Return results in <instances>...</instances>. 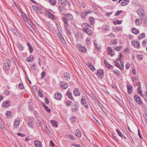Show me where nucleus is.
Segmentation results:
<instances>
[{"label":"nucleus","mask_w":147,"mask_h":147,"mask_svg":"<svg viewBox=\"0 0 147 147\" xmlns=\"http://www.w3.org/2000/svg\"><path fill=\"white\" fill-rule=\"evenodd\" d=\"M45 131L46 133L48 134H50L51 133L50 131L48 129L47 127V126H46L45 128Z\"/></svg>","instance_id":"obj_58"},{"label":"nucleus","mask_w":147,"mask_h":147,"mask_svg":"<svg viewBox=\"0 0 147 147\" xmlns=\"http://www.w3.org/2000/svg\"><path fill=\"white\" fill-rule=\"evenodd\" d=\"M107 52L108 54L111 55V56H113L115 55V53L113 50H112L111 48L108 47L107 48Z\"/></svg>","instance_id":"obj_9"},{"label":"nucleus","mask_w":147,"mask_h":147,"mask_svg":"<svg viewBox=\"0 0 147 147\" xmlns=\"http://www.w3.org/2000/svg\"><path fill=\"white\" fill-rule=\"evenodd\" d=\"M137 13L138 15L141 17V20H143L144 16V13L142 9V8H139L137 11Z\"/></svg>","instance_id":"obj_3"},{"label":"nucleus","mask_w":147,"mask_h":147,"mask_svg":"<svg viewBox=\"0 0 147 147\" xmlns=\"http://www.w3.org/2000/svg\"><path fill=\"white\" fill-rule=\"evenodd\" d=\"M134 99L137 103L141 105L142 104V102L141 98L137 95H135L134 96Z\"/></svg>","instance_id":"obj_2"},{"label":"nucleus","mask_w":147,"mask_h":147,"mask_svg":"<svg viewBox=\"0 0 147 147\" xmlns=\"http://www.w3.org/2000/svg\"><path fill=\"white\" fill-rule=\"evenodd\" d=\"M50 121V123L53 126L55 127H57L58 123L57 121H55V120H51Z\"/></svg>","instance_id":"obj_11"},{"label":"nucleus","mask_w":147,"mask_h":147,"mask_svg":"<svg viewBox=\"0 0 147 147\" xmlns=\"http://www.w3.org/2000/svg\"><path fill=\"white\" fill-rule=\"evenodd\" d=\"M38 95L40 97H42L43 96V94L42 92L40 91H39L38 92Z\"/></svg>","instance_id":"obj_61"},{"label":"nucleus","mask_w":147,"mask_h":147,"mask_svg":"<svg viewBox=\"0 0 147 147\" xmlns=\"http://www.w3.org/2000/svg\"><path fill=\"white\" fill-rule=\"evenodd\" d=\"M27 44L28 47V49L30 52L31 53L33 51V49L32 47V46L28 42L27 43Z\"/></svg>","instance_id":"obj_31"},{"label":"nucleus","mask_w":147,"mask_h":147,"mask_svg":"<svg viewBox=\"0 0 147 147\" xmlns=\"http://www.w3.org/2000/svg\"><path fill=\"white\" fill-rule=\"evenodd\" d=\"M63 77L64 79L67 80H70V76L68 73H66L63 74Z\"/></svg>","instance_id":"obj_14"},{"label":"nucleus","mask_w":147,"mask_h":147,"mask_svg":"<svg viewBox=\"0 0 147 147\" xmlns=\"http://www.w3.org/2000/svg\"><path fill=\"white\" fill-rule=\"evenodd\" d=\"M79 109L77 107H73V105H72L71 106V110L73 112H76Z\"/></svg>","instance_id":"obj_36"},{"label":"nucleus","mask_w":147,"mask_h":147,"mask_svg":"<svg viewBox=\"0 0 147 147\" xmlns=\"http://www.w3.org/2000/svg\"><path fill=\"white\" fill-rule=\"evenodd\" d=\"M98 103H97L98 105L101 109L103 107V105L101 104L100 102L98 101Z\"/></svg>","instance_id":"obj_59"},{"label":"nucleus","mask_w":147,"mask_h":147,"mask_svg":"<svg viewBox=\"0 0 147 147\" xmlns=\"http://www.w3.org/2000/svg\"><path fill=\"white\" fill-rule=\"evenodd\" d=\"M141 96L144 98L145 101L147 102V92H146L144 95L143 94Z\"/></svg>","instance_id":"obj_40"},{"label":"nucleus","mask_w":147,"mask_h":147,"mask_svg":"<svg viewBox=\"0 0 147 147\" xmlns=\"http://www.w3.org/2000/svg\"><path fill=\"white\" fill-rule=\"evenodd\" d=\"M94 19L93 18L90 17L89 18V22L92 25Z\"/></svg>","instance_id":"obj_55"},{"label":"nucleus","mask_w":147,"mask_h":147,"mask_svg":"<svg viewBox=\"0 0 147 147\" xmlns=\"http://www.w3.org/2000/svg\"><path fill=\"white\" fill-rule=\"evenodd\" d=\"M18 136H21V137H24L25 136V135L24 134H22L20 132L17 133Z\"/></svg>","instance_id":"obj_54"},{"label":"nucleus","mask_w":147,"mask_h":147,"mask_svg":"<svg viewBox=\"0 0 147 147\" xmlns=\"http://www.w3.org/2000/svg\"><path fill=\"white\" fill-rule=\"evenodd\" d=\"M38 122L37 123V125L38 127H40L41 125V121L39 119H37Z\"/></svg>","instance_id":"obj_57"},{"label":"nucleus","mask_w":147,"mask_h":147,"mask_svg":"<svg viewBox=\"0 0 147 147\" xmlns=\"http://www.w3.org/2000/svg\"><path fill=\"white\" fill-rule=\"evenodd\" d=\"M11 63L10 61L9 60H7L3 64V69L6 71H8L10 69Z\"/></svg>","instance_id":"obj_1"},{"label":"nucleus","mask_w":147,"mask_h":147,"mask_svg":"<svg viewBox=\"0 0 147 147\" xmlns=\"http://www.w3.org/2000/svg\"><path fill=\"white\" fill-rule=\"evenodd\" d=\"M81 102L82 104L86 108H88V103L86 101V100H85V101H81Z\"/></svg>","instance_id":"obj_18"},{"label":"nucleus","mask_w":147,"mask_h":147,"mask_svg":"<svg viewBox=\"0 0 147 147\" xmlns=\"http://www.w3.org/2000/svg\"><path fill=\"white\" fill-rule=\"evenodd\" d=\"M129 2V0H123V1L121 3L122 6H125L127 5Z\"/></svg>","instance_id":"obj_26"},{"label":"nucleus","mask_w":147,"mask_h":147,"mask_svg":"<svg viewBox=\"0 0 147 147\" xmlns=\"http://www.w3.org/2000/svg\"><path fill=\"white\" fill-rule=\"evenodd\" d=\"M88 66L89 68L92 70L93 71H94L95 69L94 66L92 65L91 63H88Z\"/></svg>","instance_id":"obj_24"},{"label":"nucleus","mask_w":147,"mask_h":147,"mask_svg":"<svg viewBox=\"0 0 147 147\" xmlns=\"http://www.w3.org/2000/svg\"><path fill=\"white\" fill-rule=\"evenodd\" d=\"M113 23L115 25L121 24V21L118 20H116L113 22Z\"/></svg>","instance_id":"obj_37"},{"label":"nucleus","mask_w":147,"mask_h":147,"mask_svg":"<svg viewBox=\"0 0 147 147\" xmlns=\"http://www.w3.org/2000/svg\"><path fill=\"white\" fill-rule=\"evenodd\" d=\"M20 120L19 119L18 120H16L14 122V126L15 127L17 128L20 124Z\"/></svg>","instance_id":"obj_25"},{"label":"nucleus","mask_w":147,"mask_h":147,"mask_svg":"<svg viewBox=\"0 0 147 147\" xmlns=\"http://www.w3.org/2000/svg\"><path fill=\"white\" fill-rule=\"evenodd\" d=\"M76 117L75 116L74 117H73L71 118H70V119L71 121V123H74L76 122Z\"/></svg>","instance_id":"obj_41"},{"label":"nucleus","mask_w":147,"mask_h":147,"mask_svg":"<svg viewBox=\"0 0 147 147\" xmlns=\"http://www.w3.org/2000/svg\"><path fill=\"white\" fill-rule=\"evenodd\" d=\"M17 47L18 49L20 51H23L24 49V47L22 44H19L17 45Z\"/></svg>","instance_id":"obj_34"},{"label":"nucleus","mask_w":147,"mask_h":147,"mask_svg":"<svg viewBox=\"0 0 147 147\" xmlns=\"http://www.w3.org/2000/svg\"><path fill=\"white\" fill-rule=\"evenodd\" d=\"M35 145L36 147H41L42 146V143L39 140H35L34 142Z\"/></svg>","instance_id":"obj_12"},{"label":"nucleus","mask_w":147,"mask_h":147,"mask_svg":"<svg viewBox=\"0 0 147 147\" xmlns=\"http://www.w3.org/2000/svg\"><path fill=\"white\" fill-rule=\"evenodd\" d=\"M111 87L113 88H115V90L118 93L120 92V91L119 89H118L117 86L115 84L113 85H111Z\"/></svg>","instance_id":"obj_43"},{"label":"nucleus","mask_w":147,"mask_h":147,"mask_svg":"<svg viewBox=\"0 0 147 147\" xmlns=\"http://www.w3.org/2000/svg\"><path fill=\"white\" fill-rule=\"evenodd\" d=\"M60 86L61 88L63 89H65L68 87V85L67 83H60Z\"/></svg>","instance_id":"obj_21"},{"label":"nucleus","mask_w":147,"mask_h":147,"mask_svg":"<svg viewBox=\"0 0 147 147\" xmlns=\"http://www.w3.org/2000/svg\"><path fill=\"white\" fill-rule=\"evenodd\" d=\"M43 107L45 108V110L48 113H50L51 112V109H49L48 106L46 105L45 104H44L43 105Z\"/></svg>","instance_id":"obj_32"},{"label":"nucleus","mask_w":147,"mask_h":147,"mask_svg":"<svg viewBox=\"0 0 147 147\" xmlns=\"http://www.w3.org/2000/svg\"><path fill=\"white\" fill-rule=\"evenodd\" d=\"M74 94L76 96H79L80 95V92L78 88L74 89Z\"/></svg>","instance_id":"obj_17"},{"label":"nucleus","mask_w":147,"mask_h":147,"mask_svg":"<svg viewBox=\"0 0 147 147\" xmlns=\"http://www.w3.org/2000/svg\"><path fill=\"white\" fill-rule=\"evenodd\" d=\"M96 75L99 78H102L104 75V73L103 70H99L97 71Z\"/></svg>","instance_id":"obj_6"},{"label":"nucleus","mask_w":147,"mask_h":147,"mask_svg":"<svg viewBox=\"0 0 147 147\" xmlns=\"http://www.w3.org/2000/svg\"><path fill=\"white\" fill-rule=\"evenodd\" d=\"M137 57L138 58V59L139 60H142L143 59V57L141 55H138L137 56Z\"/></svg>","instance_id":"obj_62"},{"label":"nucleus","mask_w":147,"mask_h":147,"mask_svg":"<svg viewBox=\"0 0 147 147\" xmlns=\"http://www.w3.org/2000/svg\"><path fill=\"white\" fill-rule=\"evenodd\" d=\"M10 105V102L8 100H6L3 102L2 104V106L3 107H8Z\"/></svg>","instance_id":"obj_5"},{"label":"nucleus","mask_w":147,"mask_h":147,"mask_svg":"<svg viewBox=\"0 0 147 147\" xmlns=\"http://www.w3.org/2000/svg\"><path fill=\"white\" fill-rule=\"evenodd\" d=\"M67 96L71 100H74V99L73 98V96H72V94L71 92H69L68 91L67 93Z\"/></svg>","instance_id":"obj_29"},{"label":"nucleus","mask_w":147,"mask_h":147,"mask_svg":"<svg viewBox=\"0 0 147 147\" xmlns=\"http://www.w3.org/2000/svg\"><path fill=\"white\" fill-rule=\"evenodd\" d=\"M45 100L46 103L47 104H48L49 103V101L47 97H46L45 98Z\"/></svg>","instance_id":"obj_63"},{"label":"nucleus","mask_w":147,"mask_h":147,"mask_svg":"<svg viewBox=\"0 0 147 147\" xmlns=\"http://www.w3.org/2000/svg\"><path fill=\"white\" fill-rule=\"evenodd\" d=\"M137 92L141 96H142L143 95L142 91L141 90L140 87H138L137 89Z\"/></svg>","instance_id":"obj_39"},{"label":"nucleus","mask_w":147,"mask_h":147,"mask_svg":"<svg viewBox=\"0 0 147 147\" xmlns=\"http://www.w3.org/2000/svg\"><path fill=\"white\" fill-rule=\"evenodd\" d=\"M114 49L118 51H119L122 49V47L121 46L115 47L114 48Z\"/></svg>","instance_id":"obj_48"},{"label":"nucleus","mask_w":147,"mask_h":147,"mask_svg":"<svg viewBox=\"0 0 147 147\" xmlns=\"http://www.w3.org/2000/svg\"><path fill=\"white\" fill-rule=\"evenodd\" d=\"M102 29L104 31V30L106 31H109V27L108 26H105L103 27Z\"/></svg>","instance_id":"obj_47"},{"label":"nucleus","mask_w":147,"mask_h":147,"mask_svg":"<svg viewBox=\"0 0 147 147\" xmlns=\"http://www.w3.org/2000/svg\"><path fill=\"white\" fill-rule=\"evenodd\" d=\"M116 97L117 98V99H116V101L120 106H122L123 103V101L118 97Z\"/></svg>","instance_id":"obj_27"},{"label":"nucleus","mask_w":147,"mask_h":147,"mask_svg":"<svg viewBox=\"0 0 147 147\" xmlns=\"http://www.w3.org/2000/svg\"><path fill=\"white\" fill-rule=\"evenodd\" d=\"M63 20L65 23L64 26L65 28L68 27L69 26V24L68 23V20L67 19L64 17L63 18Z\"/></svg>","instance_id":"obj_13"},{"label":"nucleus","mask_w":147,"mask_h":147,"mask_svg":"<svg viewBox=\"0 0 147 147\" xmlns=\"http://www.w3.org/2000/svg\"><path fill=\"white\" fill-rule=\"evenodd\" d=\"M11 92L9 90H5L4 93L6 95H8Z\"/></svg>","instance_id":"obj_52"},{"label":"nucleus","mask_w":147,"mask_h":147,"mask_svg":"<svg viewBox=\"0 0 147 147\" xmlns=\"http://www.w3.org/2000/svg\"><path fill=\"white\" fill-rule=\"evenodd\" d=\"M122 11H118L116 12L115 14L116 16H117L119 15L120 13H122Z\"/></svg>","instance_id":"obj_60"},{"label":"nucleus","mask_w":147,"mask_h":147,"mask_svg":"<svg viewBox=\"0 0 147 147\" xmlns=\"http://www.w3.org/2000/svg\"><path fill=\"white\" fill-rule=\"evenodd\" d=\"M92 11H88L87 12H82L81 13V17L83 18L84 19L86 17V16L87 15V14L91 13Z\"/></svg>","instance_id":"obj_16"},{"label":"nucleus","mask_w":147,"mask_h":147,"mask_svg":"<svg viewBox=\"0 0 147 147\" xmlns=\"http://www.w3.org/2000/svg\"><path fill=\"white\" fill-rule=\"evenodd\" d=\"M104 63L107 67L109 69H113V66L110 65V64L108 63L106 61V60H104Z\"/></svg>","instance_id":"obj_23"},{"label":"nucleus","mask_w":147,"mask_h":147,"mask_svg":"<svg viewBox=\"0 0 147 147\" xmlns=\"http://www.w3.org/2000/svg\"><path fill=\"white\" fill-rule=\"evenodd\" d=\"M32 7L34 11L36 12H37L38 10L40 11L41 9H40L38 7L34 5L32 6Z\"/></svg>","instance_id":"obj_35"},{"label":"nucleus","mask_w":147,"mask_h":147,"mask_svg":"<svg viewBox=\"0 0 147 147\" xmlns=\"http://www.w3.org/2000/svg\"><path fill=\"white\" fill-rule=\"evenodd\" d=\"M63 15L69 20H71L73 18L72 16L70 13L64 14Z\"/></svg>","instance_id":"obj_28"},{"label":"nucleus","mask_w":147,"mask_h":147,"mask_svg":"<svg viewBox=\"0 0 147 147\" xmlns=\"http://www.w3.org/2000/svg\"><path fill=\"white\" fill-rule=\"evenodd\" d=\"M131 45L135 47H136L137 48H140V43L137 41L134 40H132L131 42Z\"/></svg>","instance_id":"obj_7"},{"label":"nucleus","mask_w":147,"mask_h":147,"mask_svg":"<svg viewBox=\"0 0 147 147\" xmlns=\"http://www.w3.org/2000/svg\"><path fill=\"white\" fill-rule=\"evenodd\" d=\"M23 84V83H19V88L21 89H23L24 88V87Z\"/></svg>","instance_id":"obj_53"},{"label":"nucleus","mask_w":147,"mask_h":147,"mask_svg":"<svg viewBox=\"0 0 147 147\" xmlns=\"http://www.w3.org/2000/svg\"><path fill=\"white\" fill-rule=\"evenodd\" d=\"M115 66L117 67L118 68H119L121 70H122V68L121 67L118 62L116 61L115 64Z\"/></svg>","instance_id":"obj_46"},{"label":"nucleus","mask_w":147,"mask_h":147,"mask_svg":"<svg viewBox=\"0 0 147 147\" xmlns=\"http://www.w3.org/2000/svg\"><path fill=\"white\" fill-rule=\"evenodd\" d=\"M116 132L118 134V135L121 137L122 139H123V135L121 134V131L119 130H118L117 129H116Z\"/></svg>","instance_id":"obj_38"},{"label":"nucleus","mask_w":147,"mask_h":147,"mask_svg":"<svg viewBox=\"0 0 147 147\" xmlns=\"http://www.w3.org/2000/svg\"><path fill=\"white\" fill-rule=\"evenodd\" d=\"M79 49L80 51L83 53H85L86 51V48L82 46L81 45H78Z\"/></svg>","instance_id":"obj_19"},{"label":"nucleus","mask_w":147,"mask_h":147,"mask_svg":"<svg viewBox=\"0 0 147 147\" xmlns=\"http://www.w3.org/2000/svg\"><path fill=\"white\" fill-rule=\"evenodd\" d=\"M48 17L49 18L52 20H55L54 16L51 13H50Z\"/></svg>","instance_id":"obj_42"},{"label":"nucleus","mask_w":147,"mask_h":147,"mask_svg":"<svg viewBox=\"0 0 147 147\" xmlns=\"http://www.w3.org/2000/svg\"><path fill=\"white\" fill-rule=\"evenodd\" d=\"M145 34L144 33H143L141 34H140L138 36V38L139 39H141L142 38L144 37L145 36Z\"/></svg>","instance_id":"obj_44"},{"label":"nucleus","mask_w":147,"mask_h":147,"mask_svg":"<svg viewBox=\"0 0 147 147\" xmlns=\"http://www.w3.org/2000/svg\"><path fill=\"white\" fill-rule=\"evenodd\" d=\"M12 113L11 111H7L5 113L6 116L7 118L9 119L12 116Z\"/></svg>","instance_id":"obj_15"},{"label":"nucleus","mask_w":147,"mask_h":147,"mask_svg":"<svg viewBox=\"0 0 147 147\" xmlns=\"http://www.w3.org/2000/svg\"><path fill=\"white\" fill-rule=\"evenodd\" d=\"M82 30L86 32L88 34L90 35L91 36L92 34V32L90 29L88 28H83L82 29Z\"/></svg>","instance_id":"obj_8"},{"label":"nucleus","mask_w":147,"mask_h":147,"mask_svg":"<svg viewBox=\"0 0 147 147\" xmlns=\"http://www.w3.org/2000/svg\"><path fill=\"white\" fill-rule=\"evenodd\" d=\"M33 61V57L32 55H30L29 57L27 58L26 61L28 62H32Z\"/></svg>","instance_id":"obj_30"},{"label":"nucleus","mask_w":147,"mask_h":147,"mask_svg":"<svg viewBox=\"0 0 147 147\" xmlns=\"http://www.w3.org/2000/svg\"><path fill=\"white\" fill-rule=\"evenodd\" d=\"M21 12V16L23 20L25 22L26 20H28V19L27 16L22 11Z\"/></svg>","instance_id":"obj_20"},{"label":"nucleus","mask_w":147,"mask_h":147,"mask_svg":"<svg viewBox=\"0 0 147 147\" xmlns=\"http://www.w3.org/2000/svg\"><path fill=\"white\" fill-rule=\"evenodd\" d=\"M50 146L51 147H54L55 145V144L52 140H50Z\"/></svg>","instance_id":"obj_56"},{"label":"nucleus","mask_w":147,"mask_h":147,"mask_svg":"<svg viewBox=\"0 0 147 147\" xmlns=\"http://www.w3.org/2000/svg\"><path fill=\"white\" fill-rule=\"evenodd\" d=\"M72 102L70 100H68L66 101L65 104L66 105L67 107H69L71 106Z\"/></svg>","instance_id":"obj_50"},{"label":"nucleus","mask_w":147,"mask_h":147,"mask_svg":"<svg viewBox=\"0 0 147 147\" xmlns=\"http://www.w3.org/2000/svg\"><path fill=\"white\" fill-rule=\"evenodd\" d=\"M76 134L77 136L80 138L81 136L82 133L79 129H77L76 131Z\"/></svg>","instance_id":"obj_22"},{"label":"nucleus","mask_w":147,"mask_h":147,"mask_svg":"<svg viewBox=\"0 0 147 147\" xmlns=\"http://www.w3.org/2000/svg\"><path fill=\"white\" fill-rule=\"evenodd\" d=\"M82 26L83 27H85V28H88L87 26H89L90 27V26H88V25L87 23H83L82 24Z\"/></svg>","instance_id":"obj_51"},{"label":"nucleus","mask_w":147,"mask_h":147,"mask_svg":"<svg viewBox=\"0 0 147 147\" xmlns=\"http://www.w3.org/2000/svg\"><path fill=\"white\" fill-rule=\"evenodd\" d=\"M55 98L57 100H60L62 98V95L59 92L56 93L55 95Z\"/></svg>","instance_id":"obj_4"},{"label":"nucleus","mask_w":147,"mask_h":147,"mask_svg":"<svg viewBox=\"0 0 147 147\" xmlns=\"http://www.w3.org/2000/svg\"><path fill=\"white\" fill-rule=\"evenodd\" d=\"M51 12L47 11H45V15L47 16H49V15H50Z\"/></svg>","instance_id":"obj_64"},{"label":"nucleus","mask_w":147,"mask_h":147,"mask_svg":"<svg viewBox=\"0 0 147 147\" xmlns=\"http://www.w3.org/2000/svg\"><path fill=\"white\" fill-rule=\"evenodd\" d=\"M127 92L130 94L131 93L133 89V87L131 85L128 84L127 85Z\"/></svg>","instance_id":"obj_10"},{"label":"nucleus","mask_w":147,"mask_h":147,"mask_svg":"<svg viewBox=\"0 0 147 147\" xmlns=\"http://www.w3.org/2000/svg\"><path fill=\"white\" fill-rule=\"evenodd\" d=\"M33 121H32L29 122L28 123V125L32 128H33Z\"/></svg>","instance_id":"obj_45"},{"label":"nucleus","mask_w":147,"mask_h":147,"mask_svg":"<svg viewBox=\"0 0 147 147\" xmlns=\"http://www.w3.org/2000/svg\"><path fill=\"white\" fill-rule=\"evenodd\" d=\"M49 1L53 5H55L56 3V0H49Z\"/></svg>","instance_id":"obj_49"},{"label":"nucleus","mask_w":147,"mask_h":147,"mask_svg":"<svg viewBox=\"0 0 147 147\" xmlns=\"http://www.w3.org/2000/svg\"><path fill=\"white\" fill-rule=\"evenodd\" d=\"M132 32L134 34H137L139 33V31L138 29L135 28H133L132 29Z\"/></svg>","instance_id":"obj_33"}]
</instances>
